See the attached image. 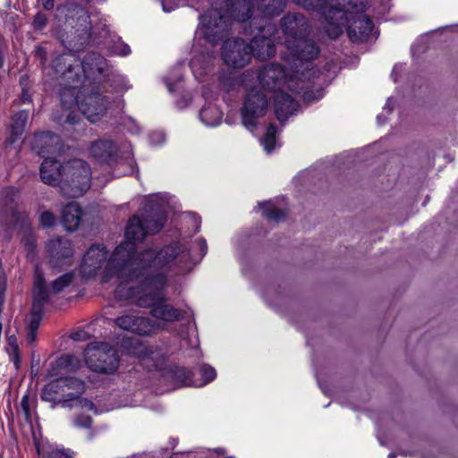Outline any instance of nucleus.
Instances as JSON below:
<instances>
[{
	"instance_id": "obj_1",
	"label": "nucleus",
	"mask_w": 458,
	"mask_h": 458,
	"mask_svg": "<svg viewBox=\"0 0 458 458\" xmlns=\"http://www.w3.org/2000/svg\"><path fill=\"white\" fill-rule=\"evenodd\" d=\"M165 216L163 212L157 210L147 216L141 220L138 216H133L125 228L126 242L118 245L109 258V262L104 275V281H109L117 277L121 282H130L139 278L143 274L141 268V258L148 251H153L160 255L165 249L176 250V257L173 258L172 264L182 267L191 260V254L182 244L176 242L168 245L157 252L148 249L139 254L136 253L135 242H140L147 234L156 233L164 226Z\"/></svg>"
},
{
	"instance_id": "obj_2",
	"label": "nucleus",
	"mask_w": 458,
	"mask_h": 458,
	"mask_svg": "<svg viewBox=\"0 0 458 458\" xmlns=\"http://www.w3.org/2000/svg\"><path fill=\"white\" fill-rule=\"evenodd\" d=\"M176 250L165 249L160 255L153 251L146 252L141 258L143 274L140 276L139 285H129L130 282H121L115 296L119 300L136 299V304L142 308H151L150 314L165 322L178 321L182 317V310L166 303L164 289L167 278L165 269L175 266L172 264L173 258L176 257Z\"/></svg>"
},
{
	"instance_id": "obj_3",
	"label": "nucleus",
	"mask_w": 458,
	"mask_h": 458,
	"mask_svg": "<svg viewBox=\"0 0 458 458\" xmlns=\"http://www.w3.org/2000/svg\"><path fill=\"white\" fill-rule=\"evenodd\" d=\"M286 71L284 67L278 64L271 63L264 65L258 73V78L262 87L274 92V103L276 118L280 123H284L287 118L296 111L298 104L294 98L286 92V89L295 93L301 94L304 101H314L322 98L323 92L318 90L316 95L309 90L306 80L310 81L312 72L310 64L305 62L301 64L297 62Z\"/></svg>"
},
{
	"instance_id": "obj_4",
	"label": "nucleus",
	"mask_w": 458,
	"mask_h": 458,
	"mask_svg": "<svg viewBox=\"0 0 458 458\" xmlns=\"http://www.w3.org/2000/svg\"><path fill=\"white\" fill-rule=\"evenodd\" d=\"M306 9L321 11L325 31L330 38H337L346 29L352 42L366 40L371 34L373 23L364 13L366 0H294Z\"/></svg>"
},
{
	"instance_id": "obj_5",
	"label": "nucleus",
	"mask_w": 458,
	"mask_h": 458,
	"mask_svg": "<svg viewBox=\"0 0 458 458\" xmlns=\"http://www.w3.org/2000/svg\"><path fill=\"white\" fill-rule=\"evenodd\" d=\"M281 30L284 37V44L290 51L294 64L297 62L308 63L319 53L313 41L306 38L308 21L301 13H288L281 19Z\"/></svg>"
},
{
	"instance_id": "obj_6",
	"label": "nucleus",
	"mask_w": 458,
	"mask_h": 458,
	"mask_svg": "<svg viewBox=\"0 0 458 458\" xmlns=\"http://www.w3.org/2000/svg\"><path fill=\"white\" fill-rule=\"evenodd\" d=\"M72 55H62L55 58L53 62V67L56 74H60L64 79L69 81L72 79V82H79L80 76L74 72V68L71 64ZM78 85L73 83L68 85L61 89L59 93L60 101L63 106V114L58 116H54V120L61 124H76L79 121V116L70 109L74 104L79 106V102L81 100L77 96Z\"/></svg>"
},
{
	"instance_id": "obj_7",
	"label": "nucleus",
	"mask_w": 458,
	"mask_h": 458,
	"mask_svg": "<svg viewBox=\"0 0 458 458\" xmlns=\"http://www.w3.org/2000/svg\"><path fill=\"white\" fill-rule=\"evenodd\" d=\"M64 179L61 191L69 198L82 196L90 187L91 170L82 159H72L64 164Z\"/></svg>"
},
{
	"instance_id": "obj_8",
	"label": "nucleus",
	"mask_w": 458,
	"mask_h": 458,
	"mask_svg": "<svg viewBox=\"0 0 458 458\" xmlns=\"http://www.w3.org/2000/svg\"><path fill=\"white\" fill-rule=\"evenodd\" d=\"M85 391V383L76 377H60L49 382L41 393V398L47 402L60 403L63 407L77 400Z\"/></svg>"
},
{
	"instance_id": "obj_9",
	"label": "nucleus",
	"mask_w": 458,
	"mask_h": 458,
	"mask_svg": "<svg viewBox=\"0 0 458 458\" xmlns=\"http://www.w3.org/2000/svg\"><path fill=\"white\" fill-rule=\"evenodd\" d=\"M85 360L89 368L96 372L112 373L119 363L115 349L106 343H90L85 350Z\"/></svg>"
},
{
	"instance_id": "obj_10",
	"label": "nucleus",
	"mask_w": 458,
	"mask_h": 458,
	"mask_svg": "<svg viewBox=\"0 0 458 458\" xmlns=\"http://www.w3.org/2000/svg\"><path fill=\"white\" fill-rule=\"evenodd\" d=\"M229 17L217 9H211L200 16L197 34L205 38L210 44H216L228 32Z\"/></svg>"
},
{
	"instance_id": "obj_11",
	"label": "nucleus",
	"mask_w": 458,
	"mask_h": 458,
	"mask_svg": "<svg viewBox=\"0 0 458 458\" xmlns=\"http://www.w3.org/2000/svg\"><path fill=\"white\" fill-rule=\"evenodd\" d=\"M267 109V100L261 90L257 89H250L246 96L243 106L242 108V124L250 131H253L258 119L266 114Z\"/></svg>"
},
{
	"instance_id": "obj_12",
	"label": "nucleus",
	"mask_w": 458,
	"mask_h": 458,
	"mask_svg": "<svg viewBox=\"0 0 458 458\" xmlns=\"http://www.w3.org/2000/svg\"><path fill=\"white\" fill-rule=\"evenodd\" d=\"M107 258V250L106 248L101 244H93L89 248L87 252L84 255V258L82 259L81 265V273L83 277H92L95 276L98 272L100 270V268L103 267V265L106 264V267L103 270L102 275V282L103 283H108V281H104V275L105 271L106 269V267L108 265L109 259H106ZM114 281V283L117 284V286L120 285L121 280H119L117 277H114L109 280ZM118 287H116L117 289Z\"/></svg>"
},
{
	"instance_id": "obj_13",
	"label": "nucleus",
	"mask_w": 458,
	"mask_h": 458,
	"mask_svg": "<svg viewBox=\"0 0 458 458\" xmlns=\"http://www.w3.org/2000/svg\"><path fill=\"white\" fill-rule=\"evenodd\" d=\"M224 62L233 68H242L251 59L249 44L242 38L227 39L221 53Z\"/></svg>"
},
{
	"instance_id": "obj_14",
	"label": "nucleus",
	"mask_w": 458,
	"mask_h": 458,
	"mask_svg": "<svg viewBox=\"0 0 458 458\" xmlns=\"http://www.w3.org/2000/svg\"><path fill=\"white\" fill-rule=\"evenodd\" d=\"M33 304L30 312V320L28 326V329L38 330L43 311V306L48 301L49 294L46 287V282L42 274L36 270L34 289H33Z\"/></svg>"
},
{
	"instance_id": "obj_15",
	"label": "nucleus",
	"mask_w": 458,
	"mask_h": 458,
	"mask_svg": "<svg viewBox=\"0 0 458 458\" xmlns=\"http://www.w3.org/2000/svg\"><path fill=\"white\" fill-rule=\"evenodd\" d=\"M276 31L273 24L267 23L260 29L261 35L255 36L249 44L250 53L259 60H266L276 53L275 40L271 38Z\"/></svg>"
},
{
	"instance_id": "obj_16",
	"label": "nucleus",
	"mask_w": 458,
	"mask_h": 458,
	"mask_svg": "<svg viewBox=\"0 0 458 458\" xmlns=\"http://www.w3.org/2000/svg\"><path fill=\"white\" fill-rule=\"evenodd\" d=\"M108 323L114 324L120 329L141 335H148L155 332V326L148 318L138 316L135 313H127L114 319L104 318Z\"/></svg>"
},
{
	"instance_id": "obj_17",
	"label": "nucleus",
	"mask_w": 458,
	"mask_h": 458,
	"mask_svg": "<svg viewBox=\"0 0 458 458\" xmlns=\"http://www.w3.org/2000/svg\"><path fill=\"white\" fill-rule=\"evenodd\" d=\"M0 223L7 226H14L25 215L18 209V192L13 188L2 191Z\"/></svg>"
},
{
	"instance_id": "obj_18",
	"label": "nucleus",
	"mask_w": 458,
	"mask_h": 458,
	"mask_svg": "<svg viewBox=\"0 0 458 458\" xmlns=\"http://www.w3.org/2000/svg\"><path fill=\"white\" fill-rule=\"evenodd\" d=\"M109 101L98 92H91L79 102L81 114L91 123L100 120L106 113Z\"/></svg>"
},
{
	"instance_id": "obj_19",
	"label": "nucleus",
	"mask_w": 458,
	"mask_h": 458,
	"mask_svg": "<svg viewBox=\"0 0 458 458\" xmlns=\"http://www.w3.org/2000/svg\"><path fill=\"white\" fill-rule=\"evenodd\" d=\"M47 250L51 257V264L53 267L64 264L70 265V259L73 254L71 242L66 238L56 237L48 241Z\"/></svg>"
},
{
	"instance_id": "obj_20",
	"label": "nucleus",
	"mask_w": 458,
	"mask_h": 458,
	"mask_svg": "<svg viewBox=\"0 0 458 458\" xmlns=\"http://www.w3.org/2000/svg\"><path fill=\"white\" fill-rule=\"evenodd\" d=\"M132 346L130 353L138 356L148 368H158L163 363V357L153 346L141 344L138 339H129L124 344Z\"/></svg>"
},
{
	"instance_id": "obj_21",
	"label": "nucleus",
	"mask_w": 458,
	"mask_h": 458,
	"mask_svg": "<svg viewBox=\"0 0 458 458\" xmlns=\"http://www.w3.org/2000/svg\"><path fill=\"white\" fill-rule=\"evenodd\" d=\"M30 144L32 150L40 156L55 154L62 148L59 136L51 132L35 134Z\"/></svg>"
},
{
	"instance_id": "obj_22",
	"label": "nucleus",
	"mask_w": 458,
	"mask_h": 458,
	"mask_svg": "<svg viewBox=\"0 0 458 458\" xmlns=\"http://www.w3.org/2000/svg\"><path fill=\"white\" fill-rule=\"evenodd\" d=\"M64 165L52 157H46L40 166V178L42 182L50 186H59L64 182Z\"/></svg>"
},
{
	"instance_id": "obj_23",
	"label": "nucleus",
	"mask_w": 458,
	"mask_h": 458,
	"mask_svg": "<svg viewBox=\"0 0 458 458\" xmlns=\"http://www.w3.org/2000/svg\"><path fill=\"white\" fill-rule=\"evenodd\" d=\"M89 152L98 161L109 162L118 152L116 144L108 139L98 140L92 142Z\"/></svg>"
},
{
	"instance_id": "obj_24",
	"label": "nucleus",
	"mask_w": 458,
	"mask_h": 458,
	"mask_svg": "<svg viewBox=\"0 0 458 458\" xmlns=\"http://www.w3.org/2000/svg\"><path fill=\"white\" fill-rule=\"evenodd\" d=\"M82 208L76 202H70L62 209L61 221L68 232L76 231L81 222L82 218Z\"/></svg>"
},
{
	"instance_id": "obj_25",
	"label": "nucleus",
	"mask_w": 458,
	"mask_h": 458,
	"mask_svg": "<svg viewBox=\"0 0 458 458\" xmlns=\"http://www.w3.org/2000/svg\"><path fill=\"white\" fill-rule=\"evenodd\" d=\"M84 76L86 78H96L97 75H106V62L98 54L91 53L83 58L81 63Z\"/></svg>"
},
{
	"instance_id": "obj_26",
	"label": "nucleus",
	"mask_w": 458,
	"mask_h": 458,
	"mask_svg": "<svg viewBox=\"0 0 458 458\" xmlns=\"http://www.w3.org/2000/svg\"><path fill=\"white\" fill-rule=\"evenodd\" d=\"M36 452L40 458H72L63 450L54 449L46 439L38 438L33 434Z\"/></svg>"
},
{
	"instance_id": "obj_27",
	"label": "nucleus",
	"mask_w": 458,
	"mask_h": 458,
	"mask_svg": "<svg viewBox=\"0 0 458 458\" xmlns=\"http://www.w3.org/2000/svg\"><path fill=\"white\" fill-rule=\"evenodd\" d=\"M199 118L207 126H216L222 119V112L216 105H208L204 106L199 113Z\"/></svg>"
},
{
	"instance_id": "obj_28",
	"label": "nucleus",
	"mask_w": 458,
	"mask_h": 458,
	"mask_svg": "<svg viewBox=\"0 0 458 458\" xmlns=\"http://www.w3.org/2000/svg\"><path fill=\"white\" fill-rule=\"evenodd\" d=\"M286 4V0H259V8L264 15L276 16L280 14Z\"/></svg>"
},
{
	"instance_id": "obj_29",
	"label": "nucleus",
	"mask_w": 458,
	"mask_h": 458,
	"mask_svg": "<svg viewBox=\"0 0 458 458\" xmlns=\"http://www.w3.org/2000/svg\"><path fill=\"white\" fill-rule=\"evenodd\" d=\"M29 118V113L27 111H20L13 115L11 123V134L13 143L15 138L21 136L25 129L27 121Z\"/></svg>"
},
{
	"instance_id": "obj_30",
	"label": "nucleus",
	"mask_w": 458,
	"mask_h": 458,
	"mask_svg": "<svg viewBox=\"0 0 458 458\" xmlns=\"http://www.w3.org/2000/svg\"><path fill=\"white\" fill-rule=\"evenodd\" d=\"M259 206L262 210L263 216L269 220L279 221L285 216V212L276 208L271 201L259 203Z\"/></svg>"
},
{
	"instance_id": "obj_31",
	"label": "nucleus",
	"mask_w": 458,
	"mask_h": 458,
	"mask_svg": "<svg viewBox=\"0 0 458 458\" xmlns=\"http://www.w3.org/2000/svg\"><path fill=\"white\" fill-rule=\"evenodd\" d=\"M79 360L73 355H63L60 357L55 364L52 365V370L65 369L67 371L75 370L79 368Z\"/></svg>"
},
{
	"instance_id": "obj_32",
	"label": "nucleus",
	"mask_w": 458,
	"mask_h": 458,
	"mask_svg": "<svg viewBox=\"0 0 458 458\" xmlns=\"http://www.w3.org/2000/svg\"><path fill=\"white\" fill-rule=\"evenodd\" d=\"M199 372L202 376L201 380H196V381H186L185 384L193 385V386L201 387L211 382L215 379L216 376V372L214 368L208 366V365H202Z\"/></svg>"
},
{
	"instance_id": "obj_33",
	"label": "nucleus",
	"mask_w": 458,
	"mask_h": 458,
	"mask_svg": "<svg viewBox=\"0 0 458 458\" xmlns=\"http://www.w3.org/2000/svg\"><path fill=\"white\" fill-rule=\"evenodd\" d=\"M73 277H74V276L71 272L62 275L61 276L56 278L55 281H53L52 286H51L52 292L54 293H61L64 288H66L67 286H69L72 284Z\"/></svg>"
},
{
	"instance_id": "obj_34",
	"label": "nucleus",
	"mask_w": 458,
	"mask_h": 458,
	"mask_svg": "<svg viewBox=\"0 0 458 458\" xmlns=\"http://www.w3.org/2000/svg\"><path fill=\"white\" fill-rule=\"evenodd\" d=\"M276 131V127L273 124H270L267 127L266 134L261 140V144L267 153H270L275 148Z\"/></svg>"
},
{
	"instance_id": "obj_35",
	"label": "nucleus",
	"mask_w": 458,
	"mask_h": 458,
	"mask_svg": "<svg viewBox=\"0 0 458 458\" xmlns=\"http://www.w3.org/2000/svg\"><path fill=\"white\" fill-rule=\"evenodd\" d=\"M191 371L183 368L176 369L174 373V381L180 386H193V385L185 384L186 381H196L195 379L191 378Z\"/></svg>"
},
{
	"instance_id": "obj_36",
	"label": "nucleus",
	"mask_w": 458,
	"mask_h": 458,
	"mask_svg": "<svg viewBox=\"0 0 458 458\" xmlns=\"http://www.w3.org/2000/svg\"><path fill=\"white\" fill-rule=\"evenodd\" d=\"M72 339L76 342H85L91 337V326L79 329L72 334Z\"/></svg>"
},
{
	"instance_id": "obj_37",
	"label": "nucleus",
	"mask_w": 458,
	"mask_h": 458,
	"mask_svg": "<svg viewBox=\"0 0 458 458\" xmlns=\"http://www.w3.org/2000/svg\"><path fill=\"white\" fill-rule=\"evenodd\" d=\"M242 2V7L244 8L245 12L242 14L237 13H232V16L237 20L238 21H245L250 17V4L247 0H238V4H241Z\"/></svg>"
},
{
	"instance_id": "obj_38",
	"label": "nucleus",
	"mask_w": 458,
	"mask_h": 458,
	"mask_svg": "<svg viewBox=\"0 0 458 458\" xmlns=\"http://www.w3.org/2000/svg\"><path fill=\"white\" fill-rule=\"evenodd\" d=\"M75 403L72 406L80 407L81 409L87 410V411H92L95 413H97V408L95 404L89 399L86 398H81L79 397L77 400L74 401Z\"/></svg>"
},
{
	"instance_id": "obj_39",
	"label": "nucleus",
	"mask_w": 458,
	"mask_h": 458,
	"mask_svg": "<svg viewBox=\"0 0 458 458\" xmlns=\"http://www.w3.org/2000/svg\"><path fill=\"white\" fill-rule=\"evenodd\" d=\"M40 223L45 227H51L55 223V216L50 211H44L40 215Z\"/></svg>"
},
{
	"instance_id": "obj_40",
	"label": "nucleus",
	"mask_w": 458,
	"mask_h": 458,
	"mask_svg": "<svg viewBox=\"0 0 458 458\" xmlns=\"http://www.w3.org/2000/svg\"><path fill=\"white\" fill-rule=\"evenodd\" d=\"M73 423L78 428H89L92 425V419L87 415H80L74 419Z\"/></svg>"
},
{
	"instance_id": "obj_41",
	"label": "nucleus",
	"mask_w": 458,
	"mask_h": 458,
	"mask_svg": "<svg viewBox=\"0 0 458 458\" xmlns=\"http://www.w3.org/2000/svg\"><path fill=\"white\" fill-rule=\"evenodd\" d=\"M47 22V16L42 13H38L33 20V27L36 30H42L46 27Z\"/></svg>"
},
{
	"instance_id": "obj_42",
	"label": "nucleus",
	"mask_w": 458,
	"mask_h": 458,
	"mask_svg": "<svg viewBox=\"0 0 458 458\" xmlns=\"http://www.w3.org/2000/svg\"><path fill=\"white\" fill-rule=\"evenodd\" d=\"M21 409L24 414L26 420H30V397L28 395H24L21 401Z\"/></svg>"
},
{
	"instance_id": "obj_43",
	"label": "nucleus",
	"mask_w": 458,
	"mask_h": 458,
	"mask_svg": "<svg viewBox=\"0 0 458 458\" xmlns=\"http://www.w3.org/2000/svg\"><path fill=\"white\" fill-rule=\"evenodd\" d=\"M25 248L29 251H32L35 248V241L32 236H27L22 240Z\"/></svg>"
},
{
	"instance_id": "obj_44",
	"label": "nucleus",
	"mask_w": 458,
	"mask_h": 458,
	"mask_svg": "<svg viewBox=\"0 0 458 458\" xmlns=\"http://www.w3.org/2000/svg\"><path fill=\"white\" fill-rule=\"evenodd\" d=\"M8 344H9V348L12 352H17L18 344L16 343V338L14 336H10L8 338Z\"/></svg>"
},
{
	"instance_id": "obj_45",
	"label": "nucleus",
	"mask_w": 458,
	"mask_h": 458,
	"mask_svg": "<svg viewBox=\"0 0 458 458\" xmlns=\"http://www.w3.org/2000/svg\"><path fill=\"white\" fill-rule=\"evenodd\" d=\"M197 244L199 245V250L201 251V257H203L206 254L207 250H208L207 242L204 239H199L197 241Z\"/></svg>"
},
{
	"instance_id": "obj_46",
	"label": "nucleus",
	"mask_w": 458,
	"mask_h": 458,
	"mask_svg": "<svg viewBox=\"0 0 458 458\" xmlns=\"http://www.w3.org/2000/svg\"><path fill=\"white\" fill-rule=\"evenodd\" d=\"M41 5L46 10H51L54 8L55 0H38Z\"/></svg>"
},
{
	"instance_id": "obj_47",
	"label": "nucleus",
	"mask_w": 458,
	"mask_h": 458,
	"mask_svg": "<svg viewBox=\"0 0 458 458\" xmlns=\"http://www.w3.org/2000/svg\"><path fill=\"white\" fill-rule=\"evenodd\" d=\"M36 336H37V331L36 330H30V329H28V332H27V341L30 344L34 343L35 340H36Z\"/></svg>"
},
{
	"instance_id": "obj_48",
	"label": "nucleus",
	"mask_w": 458,
	"mask_h": 458,
	"mask_svg": "<svg viewBox=\"0 0 458 458\" xmlns=\"http://www.w3.org/2000/svg\"><path fill=\"white\" fill-rule=\"evenodd\" d=\"M36 55L41 59V61H44L46 59V51L43 47H37L36 49Z\"/></svg>"
},
{
	"instance_id": "obj_49",
	"label": "nucleus",
	"mask_w": 458,
	"mask_h": 458,
	"mask_svg": "<svg viewBox=\"0 0 458 458\" xmlns=\"http://www.w3.org/2000/svg\"><path fill=\"white\" fill-rule=\"evenodd\" d=\"M130 52H131V50H130V47H129V46H127V45H122V46H121V49H120V51L118 52V54H119L120 55H129V54H130Z\"/></svg>"
},
{
	"instance_id": "obj_50",
	"label": "nucleus",
	"mask_w": 458,
	"mask_h": 458,
	"mask_svg": "<svg viewBox=\"0 0 458 458\" xmlns=\"http://www.w3.org/2000/svg\"><path fill=\"white\" fill-rule=\"evenodd\" d=\"M11 355H12V360H13L14 365L16 366V368H18L19 362H20L19 352L18 351H17V352H11Z\"/></svg>"
},
{
	"instance_id": "obj_51",
	"label": "nucleus",
	"mask_w": 458,
	"mask_h": 458,
	"mask_svg": "<svg viewBox=\"0 0 458 458\" xmlns=\"http://www.w3.org/2000/svg\"><path fill=\"white\" fill-rule=\"evenodd\" d=\"M200 64V59L198 56H194L191 61V66L192 69L196 68Z\"/></svg>"
},
{
	"instance_id": "obj_52",
	"label": "nucleus",
	"mask_w": 458,
	"mask_h": 458,
	"mask_svg": "<svg viewBox=\"0 0 458 458\" xmlns=\"http://www.w3.org/2000/svg\"><path fill=\"white\" fill-rule=\"evenodd\" d=\"M157 136H158L159 139H158V140L157 142H159V141L161 142V141H163L165 140L164 136L162 134H157Z\"/></svg>"
},
{
	"instance_id": "obj_53",
	"label": "nucleus",
	"mask_w": 458,
	"mask_h": 458,
	"mask_svg": "<svg viewBox=\"0 0 458 458\" xmlns=\"http://www.w3.org/2000/svg\"><path fill=\"white\" fill-rule=\"evenodd\" d=\"M396 457V454L394 453H390L388 454V458H395Z\"/></svg>"
},
{
	"instance_id": "obj_54",
	"label": "nucleus",
	"mask_w": 458,
	"mask_h": 458,
	"mask_svg": "<svg viewBox=\"0 0 458 458\" xmlns=\"http://www.w3.org/2000/svg\"><path fill=\"white\" fill-rule=\"evenodd\" d=\"M166 85H167V89H168V90H169V91H172V87H171L170 83H166Z\"/></svg>"
},
{
	"instance_id": "obj_55",
	"label": "nucleus",
	"mask_w": 458,
	"mask_h": 458,
	"mask_svg": "<svg viewBox=\"0 0 458 458\" xmlns=\"http://www.w3.org/2000/svg\"><path fill=\"white\" fill-rule=\"evenodd\" d=\"M56 374H57V373H55V372H50V373H49V375H50L51 377H53V376H55V375H56Z\"/></svg>"
},
{
	"instance_id": "obj_56",
	"label": "nucleus",
	"mask_w": 458,
	"mask_h": 458,
	"mask_svg": "<svg viewBox=\"0 0 458 458\" xmlns=\"http://www.w3.org/2000/svg\"><path fill=\"white\" fill-rule=\"evenodd\" d=\"M155 135H156V134H152V135H151V140H153V141H154V139H153V138H154V136H155Z\"/></svg>"
},
{
	"instance_id": "obj_57",
	"label": "nucleus",
	"mask_w": 458,
	"mask_h": 458,
	"mask_svg": "<svg viewBox=\"0 0 458 458\" xmlns=\"http://www.w3.org/2000/svg\"><path fill=\"white\" fill-rule=\"evenodd\" d=\"M2 65V62L0 61V66Z\"/></svg>"
}]
</instances>
